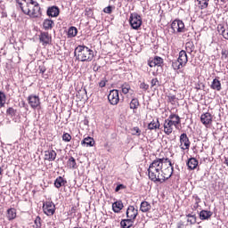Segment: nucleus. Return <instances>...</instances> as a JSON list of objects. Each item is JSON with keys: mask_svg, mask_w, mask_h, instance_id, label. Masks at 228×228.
Instances as JSON below:
<instances>
[{"mask_svg": "<svg viewBox=\"0 0 228 228\" xmlns=\"http://www.w3.org/2000/svg\"><path fill=\"white\" fill-rule=\"evenodd\" d=\"M74 56L77 61H92L94 60V50L86 45H78L76 47Z\"/></svg>", "mask_w": 228, "mask_h": 228, "instance_id": "obj_1", "label": "nucleus"}, {"mask_svg": "<svg viewBox=\"0 0 228 228\" xmlns=\"http://www.w3.org/2000/svg\"><path fill=\"white\" fill-rule=\"evenodd\" d=\"M181 124V118L177 114H170L167 119L164 122V133L165 134L170 135L174 131L175 127H177Z\"/></svg>", "mask_w": 228, "mask_h": 228, "instance_id": "obj_2", "label": "nucleus"}, {"mask_svg": "<svg viewBox=\"0 0 228 228\" xmlns=\"http://www.w3.org/2000/svg\"><path fill=\"white\" fill-rule=\"evenodd\" d=\"M129 23L133 29H140L142 26V16H140V14L136 12L131 13L129 18Z\"/></svg>", "mask_w": 228, "mask_h": 228, "instance_id": "obj_3", "label": "nucleus"}, {"mask_svg": "<svg viewBox=\"0 0 228 228\" xmlns=\"http://www.w3.org/2000/svg\"><path fill=\"white\" fill-rule=\"evenodd\" d=\"M148 177L153 183H161V170L158 168H148Z\"/></svg>", "mask_w": 228, "mask_h": 228, "instance_id": "obj_4", "label": "nucleus"}, {"mask_svg": "<svg viewBox=\"0 0 228 228\" xmlns=\"http://www.w3.org/2000/svg\"><path fill=\"white\" fill-rule=\"evenodd\" d=\"M171 29L173 33L175 35L177 33H184L186 31V28L184 27V22L181 20H175L171 23Z\"/></svg>", "mask_w": 228, "mask_h": 228, "instance_id": "obj_5", "label": "nucleus"}, {"mask_svg": "<svg viewBox=\"0 0 228 228\" xmlns=\"http://www.w3.org/2000/svg\"><path fill=\"white\" fill-rule=\"evenodd\" d=\"M30 108L32 110H41L42 106L40 105V97L37 94H30L27 99Z\"/></svg>", "mask_w": 228, "mask_h": 228, "instance_id": "obj_6", "label": "nucleus"}, {"mask_svg": "<svg viewBox=\"0 0 228 228\" xmlns=\"http://www.w3.org/2000/svg\"><path fill=\"white\" fill-rule=\"evenodd\" d=\"M43 211L47 216H53V215L56 213V206L53 201H46L43 205Z\"/></svg>", "mask_w": 228, "mask_h": 228, "instance_id": "obj_7", "label": "nucleus"}, {"mask_svg": "<svg viewBox=\"0 0 228 228\" xmlns=\"http://www.w3.org/2000/svg\"><path fill=\"white\" fill-rule=\"evenodd\" d=\"M174 175V167H167V168L162 167L160 170V179H161V183H165L166 181H168L170 177Z\"/></svg>", "mask_w": 228, "mask_h": 228, "instance_id": "obj_8", "label": "nucleus"}, {"mask_svg": "<svg viewBox=\"0 0 228 228\" xmlns=\"http://www.w3.org/2000/svg\"><path fill=\"white\" fill-rule=\"evenodd\" d=\"M190 145H191V142H190V138H188V134L183 133L180 135V148L182 151H188L190 150Z\"/></svg>", "mask_w": 228, "mask_h": 228, "instance_id": "obj_9", "label": "nucleus"}, {"mask_svg": "<svg viewBox=\"0 0 228 228\" xmlns=\"http://www.w3.org/2000/svg\"><path fill=\"white\" fill-rule=\"evenodd\" d=\"M108 101L112 106H117L120 101V97L118 96V90H111L108 95Z\"/></svg>", "mask_w": 228, "mask_h": 228, "instance_id": "obj_10", "label": "nucleus"}, {"mask_svg": "<svg viewBox=\"0 0 228 228\" xmlns=\"http://www.w3.org/2000/svg\"><path fill=\"white\" fill-rule=\"evenodd\" d=\"M163 58L159 56H155L154 58H150L148 61L149 67H161L163 65Z\"/></svg>", "mask_w": 228, "mask_h": 228, "instance_id": "obj_11", "label": "nucleus"}, {"mask_svg": "<svg viewBox=\"0 0 228 228\" xmlns=\"http://www.w3.org/2000/svg\"><path fill=\"white\" fill-rule=\"evenodd\" d=\"M138 216V208L134 206H129L126 209V218L135 221Z\"/></svg>", "mask_w": 228, "mask_h": 228, "instance_id": "obj_12", "label": "nucleus"}, {"mask_svg": "<svg viewBox=\"0 0 228 228\" xmlns=\"http://www.w3.org/2000/svg\"><path fill=\"white\" fill-rule=\"evenodd\" d=\"M163 165H165L164 158L156 159L150 164L149 168H158V170H163Z\"/></svg>", "mask_w": 228, "mask_h": 228, "instance_id": "obj_13", "label": "nucleus"}, {"mask_svg": "<svg viewBox=\"0 0 228 228\" xmlns=\"http://www.w3.org/2000/svg\"><path fill=\"white\" fill-rule=\"evenodd\" d=\"M200 122L203 126H209L213 122V115L209 112H205L200 116Z\"/></svg>", "mask_w": 228, "mask_h": 228, "instance_id": "obj_14", "label": "nucleus"}, {"mask_svg": "<svg viewBox=\"0 0 228 228\" xmlns=\"http://www.w3.org/2000/svg\"><path fill=\"white\" fill-rule=\"evenodd\" d=\"M39 42L43 45H48L51 42V36H49V32H41L39 35Z\"/></svg>", "mask_w": 228, "mask_h": 228, "instance_id": "obj_15", "label": "nucleus"}, {"mask_svg": "<svg viewBox=\"0 0 228 228\" xmlns=\"http://www.w3.org/2000/svg\"><path fill=\"white\" fill-rule=\"evenodd\" d=\"M48 17H58L60 15V8L56 5L48 7L46 11Z\"/></svg>", "mask_w": 228, "mask_h": 228, "instance_id": "obj_16", "label": "nucleus"}, {"mask_svg": "<svg viewBox=\"0 0 228 228\" xmlns=\"http://www.w3.org/2000/svg\"><path fill=\"white\" fill-rule=\"evenodd\" d=\"M177 60L180 61V63L183 67H186V63H188V54L186 53V51L184 50L180 51Z\"/></svg>", "mask_w": 228, "mask_h": 228, "instance_id": "obj_17", "label": "nucleus"}, {"mask_svg": "<svg viewBox=\"0 0 228 228\" xmlns=\"http://www.w3.org/2000/svg\"><path fill=\"white\" fill-rule=\"evenodd\" d=\"M217 31L219 35H222V37L225 39L228 40V28L225 27L224 24H219L217 26Z\"/></svg>", "mask_w": 228, "mask_h": 228, "instance_id": "obj_18", "label": "nucleus"}, {"mask_svg": "<svg viewBox=\"0 0 228 228\" xmlns=\"http://www.w3.org/2000/svg\"><path fill=\"white\" fill-rule=\"evenodd\" d=\"M56 151L53 150L45 151V159H46V161H54V159H56Z\"/></svg>", "mask_w": 228, "mask_h": 228, "instance_id": "obj_19", "label": "nucleus"}, {"mask_svg": "<svg viewBox=\"0 0 228 228\" xmlns=\"http://www.w3.org/2000/svg\"><path fill=\"white\" fill-rule=\"evenodd\" d=\"M187 167L189 170H195L199 167V160L195 158H191L187 160Z\"/></svg>", "mask_w": 228, "mask_h": 228, "instance_id": "obj_20", "label": "nucleus"}, {"mask_svg": "<svg viewBox=\"0 0 228 228\" xmlns=\"http://www.w3.org/2000/svg\"><path fill=\"white\" fill-rule=\"evenodd\" d=\"M200 220H209L213 216V212L209 210H201L199 213Z\"/></svg>", "mask_w": 228, "mask_h": 228, "instance_id": "obj_21", "label": "nucleus"}, {"mask_svg": "<svg viewBox=\"0 0 228 228\" xmlns=\"http://www.w3.org/2000/svg\"><path fill=\"white\" fill-rule=\"evenodd\" d=\"M134 224V220L127 217L126 219H122L120 225L122 228H131Z\"/></svg>", "mask_w": 228, "mask_h": 228, "instance_id": "obj_22", "label": "nucleus"}, {"mask_svg": "<svg viewBox=\"0 0 228 228\" xmlns=\"http://www.w3.org/2000/svg\"><path fill=\"white\" fill-rule=\"evenodd\" d=\"M152 209V206L149 204V201H142L140 206V211L142 213H149Z\"/></svg>", "mask_w": 228, "mask_h": 228, "instance_id": "obj_23", "label": "nucleus"}, {"mask_svg": "<svg viewBox=\"0 0 228 228\" xmlns=\"http://www.w3.org/2000/svg\"><path fill=\"white\" fill-rule=\"evenodd\" d=\"M114 213H120L124 209V203L121 200L116 201L112 204Z\"/></svg>", "mask_w": 228, "mask_h": 228, "instance_id": "obj_24", "label": "nucleus"}, {"mask_svg": "<svg viewBox=\"0 0 228 228\" xmlns=\"http://www.w3.org/2000/svg\"><path fill=\"white\" fill-rule=\"evenodd\" d=\"M81 145H86V147H94L95 145V140L90 136H87L81 142Z\"/></svg>", "mask_w": 228, "mask_h": 228, "instance_id": "obj_25", "label": "nucleus"}, {"mask_svg": "<svg viewBox=\"0 0 228 228\" xmlns=\"http://www.w3.org/2000/svg\"><path fill=\"white\" fill-rule=\"evenodd\" d=\"M210 88H212V90H216L217 92H220V90H222V83L217 78H214Z\"/></svg>", "mask_w": 228, "mask_h": 228, "instance_id": "obj_26", "label": "nucleus"}, {"mask_svg": "<svg viewBox=\"0 0 228 228\" xmlns=\"http://www.w3.org/2000/svg\"><path fill=\"white\" fill-rule=\"evenodd\" d=\"M67 184V180H65L61 176H58L54 181L55 188H61V186H65Z\"/></svg>", "mask_w": 228, "mask_h": 228, "instance_id": "obj_27", "label": "nucleus"}, {"mask_svg": "<svg viewBox=\"0 0 228 228\" xmlns=\"http://www.w3.org/2000/svg\"><path fill=\"white\" fill-rule=\"evenodd\" d=\"M160 126L161 125L159 124V118L156 120L153 119L151 123H149L148 129H150V131H153V129H159Z\"/></svg>", "mask_w": 228, "mask_h": 228, "instance_id": "obj_28", "label": "nucleus"}, {"mask_svg": "<svg viewBox=\"0 0 228 228\" xmlns=\"http://www.w3.org/2000/svg\"><path fill=\"white\" fill-rule=\"evenodd\" d=\"M43 28L45 30H49L54 28V21L53 20L45 19L43 22Z\"/></svg>", "mask_w": 228, "mask_h": 228, "instance_id": "obj_29", "label": "nucleus"}, {"mask_svg": "<svg viewBox=\"0 0 228 228\" xmlns=\"http://www.w3.org/2000/svg\"><path fill=\"white\" fill-rule=\"evenodd\" d=\"M67 165L71 170H76V168H77V163L76 162V159H74V157H69L67 161Z\"/></svg>", "mask_w": 228, "mask_h": 228, "instance_id": "obj_30", "label": "nucleus"}, {"mask_svg": "<svg viewBox=\"0 0 228 228\" xmlns=\"http://www.w3.org/2000/svg\"><path fill=\"white\" fill-rule=\"evenodd\" d=\"M7 218L8 220H15L17 218V210L15 208H9L7 210Z\"/></svg>", "mask_w": 228, "mask_h": 228, "instance_id": "obj_31", "label": "nucleus"}, {"mask_svg": "<svg viewBox=\"0 0 228 228\" xmlns=\"http://www.w3.org/2000/svg\"><path fill=\"white\" fill-rule=\"evenodd\" d=\"M185 50L186 53H188V54H191V53H193V51H195V45L193 44V42L189 41L185 44Z\"/></svg>", "mask_w": 228, "mask_h": 228, "instance_id": "obj_32", "label": "nucleus"}, {"mask_svg": "<svg viewBox=\"0 0 228 228\" xmlns=\"http://www.w3.org/2000/svg\"><path fill=\"white\" fill-rule=\"evenodd\" d=\"M77 35V28L70 27L68 29V38H74Z\"/></svg>", "mask_w": 228, "mask_h": 228, "instance_id": "obj_33", "label": "nucleus"}, {"mask_svg": "<svg viewBox=\"0 0 228 228\" xmlns=\"http://www.w3.org/2000/svg\"><path fill=\"white\" fill-rule=\"evenodd\" d=\"M32 15L33 17H40V15H42V11H40V4H37L34 5Z\"/></svg>", "mask_w": 228, "mask_h": 228, "instance_id": "obj_34", "label": "nucleus"}, {"mask_svg": "<svg viewBox=\"0 0 228 228\" xmlns=\"http://www.w3.org/2000/svg\"><path fill=\"white\" fill-rule=\"evenodd\" d=\"M138 106H140V102L137 98H133L130 102V110H138Z\"/></svg>", "mask_w": 228, "mask_h": 228, "instance_id": "obj_35", "label": "nucleus"}, {"mask_svg": "<svg viewBox=\"0 0 228 228\" xmlns=\"http://www.w3.org/2000/svg\"><path fill=\"white\" fill-rule=\"evenodd\" d=\"M187 218H192V219H187V222L191 224V225H195L197 224V216L195 214H187Z\"/></svg>", "mask_w": 228, "mask_h": 228, "instance_id": "obj_36", "label": "nucleus"}, {"mask_svg": "<svg viewBox=\"0 0 228 228\" xmlns=\"http://www.w3.org/2000/svg\"><path fill=\"white\" fill-rule=\"evenodd\" d=\"M6 115L7 117H11V118H13L17 115V110L13 109L12 107H9L6 110Z\"/></svg>", "mask_w": 228, "mask_h": 228, "instance_id": "obj_37", "label": "nucleus"}, {"mask_svg": "<svg viewBox=\"0 0 228 228\" xmlns=\"http://www.w3.org/2000/svg\"><path fill=\"white\" fill-rule=\"evenodd\" d=\"M4 104H6V94L0 91V108H4Z\"/></svg>", "mask_w": 228, "mask_h": 228, "instance_id": "obj_38", "label": "nucleus"}, {"mask_svg": "<svg viewBox=\"0 0 228 228\" xmlns=\"http://www.w3.org/2000/svg\"><path fill=\"white\" fill-rule=\"evenodd\" d=\"M184 67L178 60L172 61V68L174 70H179L180 69H183Z\"/></svg>", "mask_w": 228, "mask_h": 228, "instance_id": "obj_39", "label": "nucleus"}, {"mask_svg": "<svg viewBox=\"0 0 228 228\" xmlns=\"http://www.w3.org/2000/svg\"><path fill=\"white\" fill-rule=\"evenodd\" d=\"M22 1L24 0H15V2L17 3V4H19L21 12H23L25 13V15H29V13L31 12V11L29 9L24 10V7L22 6Z\"/></svg>", "mask_w": 228, "mask_h": 228, "instance_id": "obj_40", "label": "nucleus"}, {"mask_svg": "<svg viewBox=\"0 0 228 228\" xmlns=\"http://www.w3.org/2000/svg\"><path fill=\"white\" fill-rule=\"evenodd\" d=\"M122 93L126 94H129V90H131V86L129 84L125 83L121 86Z\"/></svg>", "mask_w": 228, "mask_h": 228, "instance_id": "obj_41", "label": "nucleus"}, {"mask_svg": "<svg viewBox=\"0 0 228 228\" xmlns=\"http://www.w3.org/2000/svg\"><path fill=\"white\" fill-rule=\"evenodd\" d=\"M221 59L223 61H228V51L227 49H222L221 51Z\"/></svg>", "mask_w": 228, "mask_h": 228, "instance_id": "obj_42", "label": "nucleus"}, {"mask_svg": "<svg viewBox=\"0 0 228 228\" xmlns=\"http://www.w3.org/2000/svg\"><path fill=\"white\" fill-rule=\"evenodd\" d=\"M131 132L134 136H140V134H142V130H140V127L138 126L132 128Z\"/></svg>", "mask_w": 228, "mask_h": 228, "instance_id": "obj_43", "label": "nucleus"}, {"mask_svg": "<svg viewBox=\"0 0 228 228\" xmlns=\"http://www.w3.org/2000/svg\"><path fill=\"white\" fill-rule=\"evenodd\" d=\"M72 140V135H70V134L69 133H64L62 134V141L63 142H69Z\"/></svg>", "mask_w": 228, "mask_h": 228, "instance_id": "obj_44", "label": "nucleus"}, {"mask_svg": "<svg viewBox=\"0 0 228 228\" xmlns=\"http://www.w3.org/2000/svg\"><path fill=\"white\" fill-rule=\"evenodd\" d=\"M139 86L141 90H143V92H147V90H149V85L145 84V82L141 83Z\"/></svg>", "mask_w": 228, "mask_h": 228, "instance_id": "obj_45", "label": "nucleus"}, {"mask_svg": "<svg viewBox=\"0 0 228 228\" xmlns=\"http://www.w3.org/2000/svg\"><path fill=\"white\" fill-rule=\"evenodd\" d=\"M151 85V88H153V86H159V80H158V78H152Z\"/></svg>", "mask_w": 228, "mask_h": 228, "instance_id": "obj_46", "label": "nucleus"}, {"mask_svg": "<svg viewBox=\"0 0 228 228\" xmlns=\"http://www.w3.org/2000/svg\"><path fill=\"white\" fill-rule=\"evenodd\" d=\"M113 12V6L109 5L103 9L104 13H111Z\"/></svg>", "mask_w": 228, "mask_h": 228, "instance_id": "obj_47", "label": "nucleus"}, {"mask_svg": "<svg viewBox=\"0 0 228 228\" xmlns=\"http://www.w3.org/2000/svg\"><path fill=\"white\" fill-rule=\"evenodd\" d=\"M167 99L169 101V102H175V101H177V97L175 95H168Z\"/></svg>", "mask_w": 228, "mask_h": 228, "instance_id": "obj_48", "label": "nucleus"}, {"mask_svg": "<svg viewBox=\"0 0 228 228\" xmlns=\"http://www.w3.org/2000/svg\"><path fill=\"white\" fill-rule=\"evenodd\" d=\"M42 220V218H40V216H37L35 219V224L37 225V227H40L42 225V224L40 223Z\"/></svg>", "mask_w": 228, "mask_h": 228, "instance_id": "obj_49", "label": "nucleus"}, {"mask_svg": "<svg viewBox=\"0 0 228 228\" xmlns=\"http://www.w3.org/2000/svg\"><path fill=\"white\" fill-rule=\"evenodd\" d=\"M202 1H204V3L201 4L200 9H201V10H206V8H208V4H209L208 3V0H202Z\"/></svg>", "mask_w": 228, "mask_h": 228, "instance_id": "obj_50", "label": "nucleus"}, {"mask_svg": "<svg viewBox=\"0 0 228 228\" xmlns=\"http://www.w3.org/2000/svg\"><path fill=\"white\" fill-rule=\"evenodd\" d=\"M106 83H108V80H107L106 78H103V79L99 83L100 88H104V86H106Z\"/></svg>", "mask_w": 228, "mask_h": 228, "instance_id": "obj_51", "label": "nucleus"}, {"mask_svg": "<svg viewBox=\"0 0 228 228\" xmlns=\"http://www.w3.org/2000/svg\"><path fill=\"white\" fill-rule=\"evenodd\" d=\"M126 188V185L119 183L117 185L115 191H120V190H124Z\"/></svg>", "mask_w": 228, "mask_h": 228, "instance_id": "obj_52", "label": "nucleus"}, {"mask_svg": "<svg viewBox=\"0 0 228 228\" xmlns=\"http://www.w3.org/2000/svg\"><path fill=\"white\" fill-rule=\"evenodd\" d=\"M192 199L195 200V203H197V204H200V202H202V200H200V198L199 195H197V194H194V195L192 196Z\"/></svg>", "mask_w": 228, "mask_h": 228, "instance_id": "obj_53", "label": "nucleus"}, {"mask_svg": "<svg viewBox=\"0 0 228 228\" xmlns=\"http://www.w3.org/2000/svg\"><path fill=\"white\" fill-rule=\"evenodd\" d=\"M38 70H39L40 74H44L45 72V70H47V69L45 68V66L40 65L38 67Z\"/></svg>", "mask_w": 228, "mask_h": 228, "instance_id": "obj_54", "label": "nucleus"}, {"mask_svg": "<svg viewBox=\"0 0 228 228\" xmlns=\"http://www.w3.org/2000/svg\"><path fill=\"white\" fill-rule=\"evenodd\" d=\"M165 163H168L170 168H174L173 167L174 164H172V161L168 158H166V159L164 158V164Z\"/></svg>", "mask_w": 228, "mask_h": 228, "instance_id": "obj_55", "label": "nucleus"}, {"mask_svg": "<svg viewBox=\"0 0 228 228\" xmlns=\"http://www.w3.org/2000/svg\"><path fill=\"white\" fill-rule=\"evenodd\" d=\"M24 3H27V4H33L34 6H36L37 4H38L37 2H35L33 0H23Z\"/></svg>", "mask_w": 228, "mask_h": 228, "instance_id": "obj_56", "label": "nucleus"}, {"mask_svg": "<svg viewBox=\"0 0 228 228\" xmlns=\"http://www.w3.org/2000/svg\"><path fill=\"white\" fill-rule=\"evenodd\" d=\"M93 70L94 72H99V70H101V66H97V63H95L93 67Z\"/></svg>", "mask_w": 228, "mask_h": 228, "instance_id": "obj_57", "label": "nucleus"}, {"mask_svg": "<svg viewBox=\"0 0 228 228\" xmlns=\"http://www.w3.org/2000/svg\"><path fill=\"white\" fill-rule=\"evenodd\" d=\"M21 106H22V108H25V110H28V105L26 104V102H24V101H21Z\"/></svg>", "mask_w": 228, "mask_h": 228, "instance_id": "obj_58", "label": "nucleus"}, {"mask_svg": "<svg viewBox=\"0 0 228 228\" xmlns=\"http://www.w3.org/2000/svg\"><path fill=\"white\" fill-rule=\"evenodd\" d=\"M199 203H194L193 209H199Z\"/></svg>", "mask_w": 228, "mask_h": 228, "instance_id": "obj_59", "label": "nucleus"}, {"mask_svg": "<svg viewBox=\"0 0 228 228\" xmlns=\"http://www.w3.org/2000/svg\"><path fill=\"white\" fill-rule=\"evenodd\" d=\"M196 1H197L198 4L200 5V7L202 6V2H203L202 0H196Z\"/></svg>", "mask_w": 228, "mask_h": 228, "instance_id": "obj_60", "label": "nucleus"}, {"mask_svg": "<svg viewBox=\"0 0 228 228\" xmlns=\"http://www.w3.org/2000/svg\"><path fill=\"white\" fill-rule=\"evenodd\" d=\"M225 1H226V0H220V2H221V3H224V4H225Z\"/></svg>", "mask_w": 228, "mask_h": 228, "instance_id": "obj_61", "label": "nucleus"}, {"mask_svg": "<svg viewBox=\"0 0 228 228\" xmlns=\"http://www.w3.org/2000/svg\"><path fill=\"white\" fill-rule=\"evenodd\" d=\"M13 122H17V118H12Z\"/></svg>", "mask_w": 228, "mask_h": 228, "instance_id": "obj_62", "label": "nucleus"}, {"mask_svg": "<svg viewBox=\"0 0 228 228\" xmlns=\"http://www.w3.org/2000/svg\"><path fill=\"white\" fill-rule=\"evenodd\" d=\"M3 173V168L0 167V175Z\"/></svg>", "mask_w": 228, "mask_h": 228, "instance_id": "obj_63", "label": "nucleus"}, {"mask_svg": "<svg viewBox=\"0 0 228 228\" xmlns=\"http://www.w3.org/2000/svg\"><path fill=\"white\" fill-rule=\"evenodd\" d=\"M127 3H133V0H126Z\"/></svg>", "mask_w": 228, "mask_h": 228, "instance_id": "obj_64", "label": "nucleus"}]
</instances>
